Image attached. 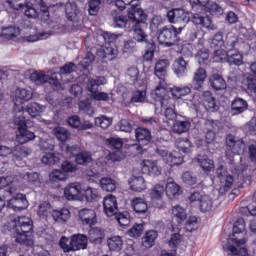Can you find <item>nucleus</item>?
Instances as JSON below:
<instances>
[{
	"mask_svg": "<svg viewBox=\"0 0 256 256\" xmlns=\"http://www.w3.org/2000/svg\"><path fill=\"white\" fill-rule=\"evenodd\" d=\"M127 15L129 21H131L132 25V35L134 41L137 43H149L147 41V33L145 29H147V16L143 9L137 4H133V1L130 4V7L127 10Z\"/></svg>",
	"mask_w": 256,
	"mask_h": 256,
	"instance_id": "1",
	"label": "nucleus"
},
{
	"mask_svg": "<svg viewBox=\"0 0 256 256\" xmlns=\"http://www.w3.org/2000/svg\"><path fill=\"white\" fill-rule=\"evenodd\" d=\"M12 231L16 235V243L31 247L33 245V220L27 216H18L12 220Z\"/></svg>",
	"mask_w": 256,
	"mask_h": 256,
	"instance_id": "2",
	"label": "nucleus"
},
{
	"mask_svg": "<svg viewBox=\"0 0 256 256\" xmlns=\"http://www.w3.org/2000/svg\"><path fill=\"white\" fill-rule=\"evenodd\" d=\"M245 231V220L243 218H239L233 226V234L232 238H230L226 244V246H223L224 251L228 252V255L230 256H249V251L247 248H240L237 249L235 245L238 247H241V245H245L247 243V240L245 238H237L235 235H239ZM231 243H234L232 245Z\"/></svg>",
	"mask_w": 256,
	"mask_h": 256,
	"instance_id": "3",
	"label": "nucleus"
},
{
	"mask_svg": "<svg viewBox=\"0 0 256 256\" xmlns=\"http://www.w3.org/2000/svg\"><path fill=\"white\" fill-rule=\"evenodd\" d=\"M103 207L106 217H115L121 227L129 225V212L119 213L117 197L112 194L107 195L103 200Z\"/></svg>",
	"mask_w": 256,
	"mask_h": 256,
	"instance_id": "4",
	"label": "nucleus"
},
{
	"mask_svg": "<svg viewBox=\"0 0 256 256\" xmlns=\"http://www.w3.org/2000/svg\"><path fill=\"white\" fill-rule=\"evenodd\" d=\"M151 97L155 101V109L161 107V109H167L175 107V98L167 96V82L161 80L155 90L150 93Z\"/></svg>",
	"mask_w": 256,
	"mask_h": 256,
	"instance_id": "5",
	"label": "nucleus"
},
{
	"mask_svg": "<svg viewBox=\"0 0 256 256\" xmlns=\"http://www.w3.org/2000/svg\"><path fill=\"white\" fill-rule=\"evenodd\" d=\"M226 51H229V65H236L237 67L243 65V55L241 53V42L239 41V38H237L236 36H227Z\"/></svg>",
	"mask_w": 256,
	"mask_h": 256,
	"instance_id": "6",
	"label": "nucleus"
},
{
	"mask_svg": "<svg viewBox=\"0 0 256 256\" xmlns=\"http://www.w3.org/2000/svg\"><path fill=\"white\" fill-rule=\"evenodd\" d=\"M181 31H183V26L178 28L173 25L164 27L158 35V43L164 47H173L179 41Z\"/></svg>",
	"mask_w": 256,
	"mask_h": 256,
	"instance_id": "7",
	"label": "nucleus"
},
{
	"mask_svg": "<svg viewBox=\"0 0 256 256\" xmlns=\"http://www.w3.org/2000/svg\"><path fill=\"white\" fill-rule=\"evenodd\" d=\"M107 84V78L105 76H98L94 79H89L86 84V89L92 94L95 101H109V94L106 92H99L101 85Z\"/></svg>",
	"mask_w": 256,
	"mask_h": 256,
	"instance_id": "8",
	"label": "nucleus"
},
{
	"mask_svg": "<svg viewBox=\"0 0 256 256\" xmlns=\"http://www.w3.org/2000/svg\"><path fill=\"white\" fill-rule=\"evenodd\" d=\"M39 147L41 151H44V155L41 158V162L44 165H55V163H59V157L51 152L55 149V140L53 138L46 140L40 139Z\"/></svg>",
	"mask_w": 256,
	"mask_h": 256,
	"instance_id": "9",
	"label": "nucleus"
},
{
	"mask_svg": "<svg viewBox=\"0 0 256 256\" xmlns=\"http://www.w3.org/2000/svg\"><path fill=\"white\" fill-rule=\"evenodd\" d=\"M14 125L18 127L19 134L16 136L18 143L25 145V143H29V141H33L35 139V133L27 129V122L23 115L15 116Z\"/></svg>",
	"mask_w": 256,
	"mask_h": 256,
	"instance_id": "10",
	"label": "nucleus"
},
{
	"mask_svg": "<svg viewBox=\"0 0 256 256\" xmlns=\"http://www.w3.org/2000/svg\"><path fill=\"white\" fill-rule=\"evenodd\" d=\"M106 143L109 149H112V152L109 153L108 158L110 161H121L125 157L123 154V140L121 138L111 137L106 140Z\"/></svg>",
	"mask_w": 256,
	"mask_h": 256,
	"instance_id": "11",
	"label": "nucleus"
},
{
	"mask_svg": "<svg viewBox=\"0 0 256 256\" xmlns=\"http://www.w3.org/2000/svg\"><path fill=\"white\" fill-rule=\"evenodd\" d=\"M33 99V91L30 88H18L15 90L14 113L23 111V104Z\"/></svg>",
	"mask_w": 256,
	"mask_h": 256,
	"instance_id": "12",
	"label": "nucleus"
},
{
	"mask_svg": "<svg viewBox=\"0 0 256 256\" xmlns=\"http://www.w3.org/2000/svg\"><path fill=\"white\" fill-rule=\"evenodd\" d=\"M216 175L220 181L219 193L223 195V193H227V191L232 189L233 183H235V178L233 175L227 172V169H225L223 166H220L216 170Z\"/></svg>",
	"mask_w": 256,
	"mask_h": 256,
	"instance_id": "13",
	"label": "nucleus"
},
{
	"mask_svg": "<svg viewBox=\"0 0 256 256\" xmlns=\"http://www.w3.org/2000/svg\"><path fill=\"white\" fill-rule=\"evenodd\" d=\"M96 55L102 63L107 61H114L119 57V49L116 44L112 45H104L100 49L97 50Z\"/></svg>",
	"mask_w": 256,
	"mask_h": 256,
	"instance_id": "14",
	"label": "nucleus"
},
{
	"mask_svg": "<svg viewBox=\"0 0 256 256\" xmlns=\"http://www.w3.org/2000/svg\"><path fill=\"white\" fill-rule=\"evenodd\" d=\"M19 1L20 0H6V3L10 9H14L15 11H23V9H25L24 15L30 19L39 17V12H37L35 7L19 3Z\"/></svg>",
	"mask_w": 256,
	"mask_h": 256,
	"instance_id": "15",
	"label": "nucleus"
},
{
	"mask_svg": "<svg viewBox=\"0 0 256 256\" xmlns=\"http://www.w3.org/2000/svg\"><path fill=\"white\" fill-rule=\"evenodd\" d=\"M226 149L234 155H243L245 153V142L243 139H236L232 134L226 137Z\"/></svg>",
	"mask_w": 256,
	"mask_h": 256,
	"instance_id": "16",
	"label": "nucleus"
},
{
	"mask_svg": "<svg viewBox=\"0 0 256 256\" xmlns=\"http://www.w3.org/2000/svg\"><path fill=\"white\" fill-rule=\"evenodd\" d=\"M167 19L170 23H182V27H185V24L191 21L189 13L185 12V10L181 8H175L168 11Z\"/></svg>",
	"mask_w": 256,
	"mask_h": 256,
	"instance_id": "17",
	"label": "nucleus"
},
{
	"mask_svg": "<svg viewBox=\"0 0 256 256\" xmlns=\"http://www.w3.org/2000/svg\"><path fill=\"white\" fill-rule=\"evenodd\" d=\"M30 80L35 83V85H43V83H49L53 85L56 89L61 86V82L57 79V76L52 75H45L43 73L34 72L30 75Z\"/></svg>",
	"mask_w": 256,
	"mask_h": 256,
	"instance_id": "18",
	"label": "nucleus"
},
{
	"mask_svg": "<svg viewBox=\"0 0 256 256\" xmlns=\"http://www.w3.org/2000/svg\"><path fill=\"white\" fill-rule=\"evenodd\" d=\"M29 207V201L27 196L18 193L7 202V208L13 209V211H23Z\"/></svg>",
	"mask_w": 256,
	"mask_h": 256,
	"instance_id": "19",
	"label": "nucleus"
},
{
	"mask_svg": "<svg viewBox=\"0 0 256 256\" xmlns=\"http://www.w3.org/2000/svg\"><path fill=\"white\" fill-rule=\"evenodd\" d=\"M194 163H197L204 173H211L215 170V162L205 154H199L194 158Z\"/></svg>",
	"mask_w": 256,
	"mask_h": 256,
	"instance_id": "20",
	"label": "nucleus"
},
{
	"mask_svg": "<svg viewBox=\"0 0 256 256\" xmlns=\"http://www.w3.org/2000/svg\"><path fill=\"white\" fill-rule=\"evenodd\" d=\"M80 221L88 227H93L97 225V213L93 209L83 208L78 213Z\"/></svg>",
	"mask_w": 256,
	"mask_h": 256,
	"instance_id": "21",
	"label": "nucleus"
},
{
	"mask_svg": "<svg viewBox=\"0 0 256 256\" xmlns=\"http://www.w3.org/2000/svg\"><path fill=\"white\" fill-rule=\"evenodd\" d=\"M142 173L150 177H159L161 175V167L157 164V161L143 160Z\"/></svg>",
	"mask_w": 256,
	"mask_h": 256,
	"instance_id": "22",
	"label": "nucleus"
},
{
	"mask_svg": "<svg viewBox=\"0 0 256 256\" xmlns=\"http://www.w3.org/2000/svg\"><path fill=\"white\" fill-rule=\"evenodd\" d=\"M81 184L79 182H73L68 184L64 188V197L68 201H77L79 199V195H81Z\"/></svg>",
	"mask_w": 256,
	"mask_h": 256,
	"instance_id": "23",
	"label": "nucleus"
},
{
	"mask_svg": "<svg viewBox=\"0 0 256 256\" xmlns=\"http://www.w3.org/2000/svg\"><path fill=\"white\" fill-rule=\"evenodd\" d=\"M65 13L68 21L72 23H79L81 17V10L77 6V3L69 1L65 5Z\"/></svg>",
	"mask_w": 256,
	"mask_h": 256,
	"instance_id": "24",
	"label": "nucleus"
},
{
	"mask_svg": "<svg viewBox=\"0 0 256 256\" xmlns=\"http://www.w3.org/2000/svg\"><path fill=\"white\" fill-rule=\"evenodd\" d=\"M201 101L206 111L210 113L217 111V102L215 101V97H213V94H211L210 91H204L202 93Z\"/></svg>",
	"mask_w": 256,
	"mask_h": 256,
	"instance_id": "25",
	"label": "nucleus"
},
{
	"mask_svg": "<svg viewBox=\"0 0 256 256\" xmlns=\"http://www.w3.org/2000/svg\"><path fill=\"white\" fill-rule=\"evenodd\" d=\"M247 109H249V102L241 97H236L231 103L232 115H241V113H245Z\"/></svg>",
	"mask_w": 256,
	"mask_h": 256,
	"instance_id": "26",
	"label": "nucleus"
},
{
	"mask_svg": "<svg viewBox=\"0 0 256 256\" xmlns=\"http://www.w3.org/2000/svg\"><path fill=\"white\" fill-rule=\"evenodd\" d=\"M71 243L73 251H81L87 249L89 238L85 234H74L71 236Z\"/></svg>",
	"mask_w": 256,
	"mask_h": 256,
	"instance_id": "27",
	"label": "nucleus"
},
{
	"mask_svg": "<svg viewBox=\"0 0 256 256\" xmlns=\"http://www.w3.org/2000/svg\"><path fill=\"white\" fill-rule=\"evenodd\" d=\"M113 25L116 29H124L127 27V23L129 22V16L123 15V12L117 11V9H113L111 12Z\"/></svg>",
	"mask_w": 256,
	"mask_h": 256,
	"instance_id": "28",
	"label": "nucleus"
},
{
	"mask_svg": "<svg viewBox=\"0 0 256 256\" xmlns=\"http://www.w3.org/2000/svg\"><path fill=\"white\" fill-rule=\"evenodd\" d=\"M205 79H207V71L202 67L198 68L193 78V85L196 91H203Z\"/></svg>",
	"mask_w": 256,
	"mask_h": 256,
	"instance_id": "29",
	"label": "nucleus"
},
{
	"mask_svg": "<svg viewBox=\"0 0 256 256\" xmlns=\"http://www.w3.org/2000/svg\"><path fill=\"white\" fill-rule=\"evenodd\" d=\"M169 67V60H159L155 64L154 73L156 77L159 79V83L161 81H165V77H167V68Z\"/></svg>",
	"mask_w": 256,
	"mask_h": 256,
	"instance_id": "30",
	"label": "nucleus"
},
{
	"mask_svg": "<svg viewBox=\"0 0 256 256\" xmlns=\"http://www.w3.org/2000/svg\"><path fill=\"white\" fill-rule=\"evenodd\" d=\"M175 147L179 151V153H184V155H189L191 151H193V143L189 138H178L175 141Z\"/></svg>",
	"mask_w": 256,
	"mask_h": 256,
	"instance_id": "31",
	"label": "nucleus"
},
{
	"mask_svg": "<svg viewBox=\"0 0 256 256\" xmlns=\"http://www.w3.org/2000/svg\"><path fill=\"white\" fill-rule=\"evenodd\" d=\"M131 205L137 215H145V213L149 211V206L145 198L136 197L131 200Z\"/></svg>",
	"mask_w": 256,
	"mask_h": 256,
	"instance_id": "32",
	"label": "nucleus"
},
{
	"mask_svg": "<svg viewBox=\"0 0 256 256\" xmlns=\"http://www.w3.org/2000/svg\"><path fill=\"white\" fill-rule=\"evenodd\" d=\"M24 111L25 113H28L30 117H39V115L45 111V106L37 102H31L26 106V108H23V111L20 112V115H23Z\"/></svg>",
	"mask_w": 256,
	"mask_h": 256,
	"instance_id": "33",
	"label": "nucleus"
},
{
	"mask_svg": "<svg viewBox=\"0 0 256 256\" xmlns=\"http://www.w3.org/2000/svg\"><path fill=\"white\" fill-rule=\"evenodd\" d=\"M129 185L131 191H135L136 193H141V191H145L147 189V183L143 176L133 177L129 182Z\"/></svg>",
	"mask_w": 256,
	"mask_h": 256,
	"instance_id": "34",
	"label": "nucleus"
},
{
	"mask_svg": "<svg viewBox=\"0 0 256 256\" xmlns=\"http://www.w3.org/2000/svg\"><path fill=\"white\" fill-rule=\"evenodd\" d=\"M209 82L214 91H223V89H227L225 79H223V77H221L219 74H212Z\"/></svg>",
	"mask_w": 256,
	"mask_h": 256,
	"instance_id": "35",
	"label": "nucleus"
},
{
	"mask_svg": "<svg viewBox=\"0 0 256 256\" xmlns=\"http://www.w3.org/2000/svg\"><path fill=\"white\" fill-rule=\"evenodd\" d=\"M135 137L138 143L147 145L151 141V131L149 129L139 127L135 129Z\"/></svg>",
	"mask_w": 256,
	"mask_h": 256,
	"instance_id": "36",
	"label": "nucleus"
},
{
	"mask_svg": "<svg viewBox=\"0 0 256 256\" xmlns=\"http://www.w3.org/2000/svg\"><path fill=\"white\" fill-rule=\"evenodd\" d=\"M173 71L177 77H185L187 75V61L183 57L178 58L174 62Z\"/></svg>",
	"mask_w": 256,
	"mask_h": 256,
	"instance_id": "37",
	"label": "nucleus"
},
{
	"mask_svg": "<svg viewBox=\"0 0 256 256\" xmlns=\"http://www.w3.org/2000/svg\"><path fill=\"white\" fill-rule=\"evenodd\" d=\"M52 217L54 221H57L58 223H65L69 221V218L71 217V211H69V209L67 208H62L60 210H53Z\"/></svg>",
	"mask_w": 256,
	"mask_h": 256,
	"instance_id": "38",
	"label": "nucleus"
},
{
	"mask_svg": "<svg viewBox=\"0 0 256 256\" xmlns=\"http://www.w3.org/2000/svg\"><path fill=\"white\" fill-rule=\"evenodd\" d=\"M191 129V122L184 120H176L172 126L173 133L177 135H183V133H187Z\"/></svg>",
	"mask_w": 256,
	"mask_h": 256,
	"instance_id": "39",
	"label": "nucleus"
},
{
	"mask_svg": "<svg viewBox=\"0 0 256 256\" xmlns=\"http://www.w3.org/2000/svg\"><path fill=\"white\" fill-rule=\"evenodd\" d=\"M93 61H95V55L91 52H88L83 60L79 63L82 75H85V77L89 75V69L91 68V63H93Z\"/></svg>",
	"mask_w": 256,
	"mask_h": 256,
	"instance_id": "40",
	"label": "nucleus"
},
{
	"mask_svg": "<svg viewBox=\"0 0 256 256\" xmlns=\"http://www.w3.org/2000/svg\"><path fill=\"white\" fill-rule=\"evenodd\" d=\"M25 181H27L30 187H41L43 180L41 179V175L37 172H28L24 176Z\"/></svg>",
	"mask_w": 256,
	"mask_h": 256,
	"instance_id": "41",
	"label": "nucleus"
},
{
	"mask_svg": "<svg viewBox=\"0 0 256 256\" xmlns=\"http://www.w3.org/2000/svg\"><path fill=\"white\" fill-rule=\"evenodd\" d=\"M210 47L212 49H227V40L221 32H217L211 39Z\"/></svg>",
	"mask_w": 256,
	"mask_h": 256,
	"instance_id": "42",
	"label": "nucleus"
},
{
	"mask_svg": "<svg viewBox=\"0 0 256 256\" xmlns=\"http://www.w3.org/2000/svg\"><path fill=\"white\" fill-rule=\"evenodd\" d=\"M165 191L168 197H177L181 193V186L175 183L173 179H168Z\"/></svg>",
	"mask_w": 256,
	"mask_h": 256,
	"instance_id": "43",
	"label": "nucleus"
},
{
	"mask_svg": "<svg viewBox=\"0 0 256 256\" xmlns=\"http://www.w3.org/2000/svg\"><path fill=\"white\" fill-rule=\"evenodd\" d=\"M158 233L155 230H150L146 232L145 236L142 239L143 247L146 249H151L155 245V239L158 237Z\"/></svg>",
	"mask_w": 256,
	"mask_h": 256,
	"instance_id": "44",
	"label": "nucleus"
},
{
	"mask_svg": "<svg viewBox=\"0 0 256 256\" xmlns=\"http://www.w3.org/2000/svg\"><path fill=\"white\" fill-rule=\"evenodd\" d=\"M29 154V148L23 146V144L16 145L12 150V157H14V161H19V159L28 157Z\"/></svg>",
	"mask_w": 256,
	"mask_h": 256,
	"instance_id": "45",
	"label": "nucleus"
},
{
	"mask_svg": "<svg viewBox=\"0 0 256 256\" xmlns=\"http://www.w3.org/2000/svg\"><path fill=\"white\" fill-rule=\"evenodd\" d=\"M105 239V233L101 228H92L89 230V241L91 243L99 244Z\"/></svg>",
	"mask_w": 256,
	"mask_h": 256,
	"instance_id": "46",
	"label": "nucleus"
},
{
	"mask_svg": "<svg viewBox=\"0 0 256 256\" xmlns=\"http://www.w3.org/2000/svg\"><path fill=\"white\" fill-rule=\"evenodd\" d=\"M53 134L55 135L56 139L61 143H65L71 137V132L67 130L65 127L57 126L53 129Z\"/></svg>",
	"mask_w": 256,
	"mask_h": 256,
	"instance_id": "47",
	"label": "nucleus"
},
{
	"mask_svg": "<svg viewBox=\"0 0 256 256\" xmlns=\"http://www.w3.org/2000/svg\"><path fill=\"white\" fill-rule=\"evenodd\" d=\"M184 161L183 154L180 152H170L169 156L166 158L167 165H170V167H175V165H182Z\"/></svg>",
	"mask_w": 256,
	"mask_h": 256,
	"instance_id": "48",
	"label": "nucleus"
},
{
	"mask_svg": "<svg viewBox=\"0 0 256 256\" xmlns=\"http://www.w3.org/2000/svg\"><path fill=\"white\" fill-rule=\"evenodd\" d=\"M21 34V30L19 29V27H15V26H8V27H3L2 28V33L1 36L4 37V39H15V37H17L18 35Z\"/></svg>",
	"mask_w": 256,
	"mask_h": 256,
	"instance_id": "49",
	"label": "nucleus"
},
{
	"mask_svg": "<svg viewBox=\"0 0 256 256\" xmlns=\"http://www.w3.org/2000/svg\"><path fill=\"white\" fill-rule=\"evenodd\" d=\"M110 251H121L123 249V239L120 236H112L107 240Z\"/></svg>",
	"mask_w": 256,
	"mask_h": 256,
	"instance_id": "50",
	"label": "nucleus"
},
{
	"mask_svg": "<svg viewBox=\"0 0 256 256\" xmlns=\"http://www.w3.org/2000/svg\"><path fill=\"white\" fill-rule=\"evenodd\" d=\"M204 7L206 13L210 15H223V7L216 2L208 1Z\"/></svg>",
	"mask_w": 256,
	"mask_h": 256,
	"instance_id": "51",
	"label": "nucleus"
},
{
	"mask_svg": "<svg viewBox=\"0 0 256 256\" xmlns=\"http://www.w3.org/2000/svg\"><path fill=\"white\" fill-rule=\"evenodd\" d=\"M172 215L176 219L177 223H183L187 219V210L177 205L172 208Z\"/></svg>",
	"mask_w": 256,
	"mask_h": 256,
	"instance_id": "52",
	"label": "nucleus"
},
{
	"mask_svg": "<svg viewBox=\"0 0 256 256\" xmlns=\"http://www.w3.org/2000/svg\"><path fill=\"white\" fill-rule=\"evenodd\" d=\"M100 187L101 189H103V191L112 193V191H115V189H117V184L112 178L104 177L100 180Z\"/></svg>",
	"mask_w": 256,
	"mask_h": 256,
	"instance_id": "53",
	"label": "nucleus"
},
{
	"mask_svg": "<svg viewBox=\"0 0 256 256\" xmlns=\"http://www.w3.org/2000/svg\"><path fill=\"white\" fill-rule=\"evenodd\" d=\"M189 93H191V87L189 86H174L171 89V95L176 99H181V97H185L186 95H189Z\"/></svg>",
	"mask_w": 256,
	"mask_h": 256,
	"instance_id": "54",
	"label": "nucleus"
},
{
	"mask_svg": "<svg viewBox=\"0 0 256 256\" xmlns=\"http://www.w3.org/2000/svg\"><path fill=\"white\" fill-rule=\"evenodd\" d=\"M192 23L194 25H201V27H204L205 29H211V19L201 16V14H194Z\"/></svg>",
	"mask_w": 256,
	"mask_h": 256,
	"instance_id": "55",
	"label": "nucleus"
},
{
	"mask_svg": "<svg viewBox=\"0 0 256 256\" xmlns=\"http://www.w3.org/2000/svg\"><path fill=\"white\" fill-rule=\"evenodd\" d=\"M75 161L78 165H88V163L93 161V157L91 156V152L82 151L75 156Z\"/></svg>",
	"mask_w": 256,
	"mask_h": 256,
	"instance_id": "56",
	"label": "nucleus"
},
{
	"mask_svg": "<svg viewBox=\"0 0 256 256\" xmlns=\"http://www.w3.org/2000/svg\"><path fill=\"white\" fill-rule=\"evenodd\" d=\"M78 107L80 111H83V113H86L89 117L95 114V109L91 106V99L89 98L80 101Z\"/></svg>",
	"mask_w": 256,
	"mask_h": 256,
	"instance_id": "57",
	"label": "nucleus"
},
{
	"mask_svg": "<svg viewBox=\"0 0 256 256\" xmlns=\"http://www.w3.org/2000/svg\"><path fill=\"white\" fill-rule=\"evenodd\" d=\"M96 127H101V129H108L113 125V118L101 115L95 118Z\"/></svg>",
	"mask_w": 256,
	"mask_h": 256,
	"instance_id": "58",
	"label": "nucleus"
},
{
	"mask_svg": "<svg viewBox=\"0 0 256 256\" xmlns=\"http://www.w3.org/2000/svg\"><path fill=\"white\" fill-rule=\"evenodd\" d=\"M199 207L202 213H207L208 211H211V209H213V200L211 199V197L203 195L199 202Z\"/></svg>",
	"mask_w": 256,
	"mask_h": 256,
	"instance_id": "59",
	"label": "nucleus"
},
{
	"mask_svg": "<svg viewBox=\"0 0 256 256\" xmlns=\"http://www.w3.org/2000/svg\"><path fill=\"white\" fill-rule=\"evenodd\" d=\"M215 61H220L221 63H229V51L225 48H220L214 51Z\"/></svg>",
	"mask_w": 256,
	"mask_h": 256,
	"instance_id": "60",
	"label": "nucleus"
},
{
	"mask_svg": "<svg viewBox=\"0 0 256 256\" xmlns=\"http://www.w3.org/2000/svg\"><path fill=\"white\" fill-rule=\"evenodd\" d=\"M68 177H69V175L65 174L61 170H53L49 174V179H50L51 183H59V181H67Z\"/></svg>",
	"mask_w": 256,
	"mask_h": 256,
	"instance_id": "61",
	"label": "nucleus"
},
{
	"mask_svg": "<svg viewBox=\"0 0 256 256\" xmlns=\"http://www.w3.org/2000/svg\"><path fill=\"white\" fill-rule=\"evenodd\" d=\"M84 197L88 203H92V201H96L97 197H99V191L92 187H87L84 190Z\"/></svg>",
	"mask_w": 256,
	"mask_h": 256,
	"instance_id": "62",
	"label": "nucleus"
},
{
	"mask_svg": "<svg viewBox=\"0 0 256 256\" xmlns=\"http://www.w3.org/2000/svg\"><path fill=\"white\" fill-rule=\"evenodd\" d=\"M59 246L64 251V253H71L73 251V243H71V238L62 236L59 241Z\"/></svg>",
	"mask_w": 256,
	"mask_h": 256,
	"instance_id": "63",
	"label": "nucleus"
},
{
	"mask_svg": "<svg viewBox=\"0 0 256 256\" xmlns=\"http://www.w3.org/2000/svg\"><path fill=\"white\" fill-rule=\"evenodd\" d=\"M244 87L247 89L248 93L256 94V78L253 76H248L246 80L243 81Z\"/></svg>",
	"mask_w": 256,
	"mask_h": 256,
	"instance_id": "64",
	"label": "nucleus"
}]
</instances>
